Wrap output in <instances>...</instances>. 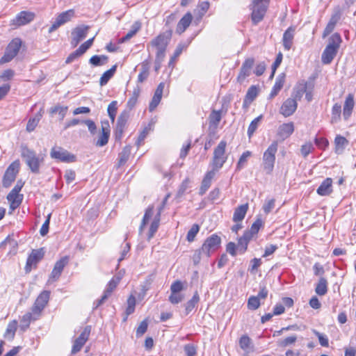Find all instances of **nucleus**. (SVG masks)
<instances>
[{
  "label": "nucleus",
  "mask_w": 356,
  "mask_h": 356,
  "mask_svg": "<svg viewBox=\"0 0 356 356\" xmlns=\"http://www.w3.org/2000/svg\"><path fill=\"white\" fill-rule=\"evenodd\" d=\"M50 156L52 159L65 163H72L76 161V156L60 147H54L51 149Z\"/></svg>",
  "instance_id": "9"
},
{
  "label": "nucleus",
  "mask_w": 356,
  "mask_h": 356,
  "mask_svg": "<svg viewBox=\"0 0 356 356\" xmlns=\"http://www.w3.org/2000/svg\"><path fill=\"white\" fill-rule=\"evenodd\" d=\"M42 113L41 111L37 113L35 116L32 118H30L29 120L27 122V124H26V131L28 132H32L33 131H34V129H35V127L38 126L41 118H42Z\"/></svg>",
  "instance_id": "37"
},
{
  "label": "nucleus",
  "mask_w": 356,
  "mask_h": 356,
  "mask_svg": "<svg viewBox=\"0 0 356 356\" xmlns=\"http://www.w3.org/2000/svg\"><path fill=\"white\" fill-rule=\"evenodd\" d=\"M127 119V114L126 113H122L118 118L117 120V130L120 132V135L122 134L123 129L125 126Z\"/></svg>",
  "instance_id": "50"
},
{
  "label": "nucleus",
  "mask_w": 356,
  "mask_h": 356,
  "mask_svg": "<svg viewBox=\"0 0 356 356\" xmlns=\"http://www.w3.org/2000/svg\"><path fill=\"white\" fill-rule=\"evenodd\" d=\"M21 156L24 159L31 172L40 173V165L44 162V157L42 155L37 154L34 150L29 149L26 145H22Z\"/></svg>",
  "instance_id": "2"
},
{
  "label": "nucleus",
  "mask_w": 356,
  "mask_h": 356,
  "mask_svg": "<svg viewBox=\"0 0 356 356\" xmlns=\"http://www.w3.org/2000/svg\"><path fill=\"white\" fill-rule=\"evenodd\" d=\"M192 15L190 13H187L184 17L179 20L177 24L176 32L179 34L184 33L186 29L190 26L192 22Z\"/></svg>",
  "instance_id": "22"
},
{
  "label": "nucleus",
  "mask_w": 356,
  "mask_h": 356,
  "mask_svg": "<svg viewBox=\"0 0 356 356\" xmlns=\"http://www.w3.org/2000/svg\"><path fill=\"white\" fill-rule=\"evenodd\" d=\"M131 154V147L130 146H126L124 147L122 151L119 154V161H118V166H121L124 165L127 160L129 159V157Z\"/></svg>",
  "instance_id": "43"
},
{
  "label": "nucleus",
  "mask_w": 356,
  "mask_h": 356,
  "mask_svg": "<svg viewBox=\"0 0 356 356\" xmlns=\"http://www.w3.org/2000/svg\"><path fill=\"white\" fill-rule=\"evenodd\" d=\"M190 180L188 178L185 179L179 186L177 193V197H180L184 195L186 190L188 188Z\"/></svg>",
  "instance_id": "55"
},
{
  "label": "nucleus",
  "mask_w": 356,
  "mask_h": 356,
  "mask_svg": "<svg viewBox=\"0 0 356 356\" xmlns=\"http://www.w3.org/2000/svg\"><path fill=\"white\" fill-rule=\"evenodd\" d=\"M147 323L146 321H143L136 330V337H140L144 334L147 330Z\"/></svg>",
  "instance_id": "61"
},
{
  "label": "nucleus",
  "mask_w": 356,
  "mask_h": 356,
  "mask_svg": "<svg viewBox=\"0 0 356 356\" xmlns=\"http://www.w3.org/2000/svg\"><path fill=\"white\" fill-rule=\"evenodd\" d=\"M184 351L186 356H195L197 354V350L194 345L188 343L184 346Z\"/></svg>",
  "instance_id": "64"
},
{
  "label": "nucleus",
  "mask_w": 356,
  "mask_h": 356,
  "mask_svg": "<svg viewBox=\"0 0 356 356\" xmlns=\"http://www.w3.org/2000/svg\"><path fill=\"white\" fill-rule=\"evenodd\" d=\"M254 63V60L252 58H248L245 60L242 64L239 74L237 76V80L238 82L242 83L246 79V77L250 75Z\"/></svg>",
  "instance_id": "15"
},
{
  "label": "nucleus",
  "mask_w": 356,
  "mask_h": 356,
  "mask_svg": "<svg viewBox=\"0 0 356 356\" xmlns=\"http://www.w3.org/2000/svg\"><path fill=\"white\" fill-rule=\"evenodd\" d=\"M227 143L225 140H221L218 146L214 149L213 156L212 159V165L214 171L219 170L227 161L225 156V148Z\"/></svg>",
  "instance_id": "5"
},
{
  "label": "nucleus",
  "mask_w": 356,
  "mask_h": 356,
  "mask_svg": "<svg viewBox=\"0 0 356 356\" xmlns=\"http://www.w3.org/2000/svg\"><path fill=\"white\" fill-rule=\"evenodd\" d=\"M258 95V89L255 86H250L248 90V92L246 93V95H245V99H244V103H246V102H252L257 96Z\"/></svg>",
  "instance_id": "45"
},
{
  "label": "nucleus",
  "mask_w": 356,
  "mask_h": 356,
  "mask_svg": "<svg viewBox=\"0 0 356 356\" xmlns=\"http://www.w3.org/2000/svg\"><path fill=\"white\" fill-rule=\"evenodd\" d=\"M172 31L170 29L161 33L155 38L151 40L147 45V49L149 47H154L156 49V61L157 63H161L165 56V51L168 44H169Z\"/></svg>",
  "instance_id": "1"
},
{
  "label": "nucleus",
  "mask_w": 356,
  "mask_h": 356,
  "mask_svg": "<svg viewBox=\"0 0 356 356\" xmlns=\"http://www.w3.org/2000/svg\"><path fill=\"white\" fill-rule=\"evenodd\" d=\"M108 114L111 120L113 122L117 112V102H111L107 108Z\"/></svg>",
  "instance_id": "54"
},
{
  "label": "nucleus",
  "mask_w": 356,
  "mask_h": 356,
  "mask_svg": "<svg viewBox=\"0 0 356 356\" xmlns=\"http://www.w3.org/2000/svg\"><path fill=\"white\" fill-rule=\"evenodd\" d=\"M239 346L246 353H249L252 349V343L251 339L248 335H243L239 339Z\"/></svg>",
  "instance_id": "31"
},
{
  "label": "nucleus",
  "mask_w": 356,
  "mask_h": 356,
  "mask_svg": "<svg viewBox=\"0 0 356 356\" xmlns=\"http://www.w3.org/2000/svg\"><path fill=\"white\" fill-rule=\"evenodd\" d=\"M354 97L352 94H349L346 98L343 105V115L345 120H348L350 116L354 107Z\"/></svg>",
  "instance_id": "25"
},
{
  "label": "nucleus",
  "mask_w": 356,
  "mask_h": 356,
  "mask_svg": "<svg viewBox=\"0 0 356 356\" xmlns=\"http://www.w3.org/2000/svg\"><path fill=\"white\" fill-rule=\"evenodd\" d=\"M184 296L180 293H171L169 296V301L172 304H178L184 300Z\"/></svg>",
  "instance_id": "60"
},
{
  "label": "nucleus",
  "mask_w": 356,
  "mask_h": 356,
  "mask_svg": "<svg viewBox=\"0 0 356 356\" xmlns=\"http://www.w3.org/2000/svg\"><path fill=\"white\" fill-rule=\"evenodd\" d=\"M199 230H200V227L197 224L193 225L191 228L188 232V234L186 236V238H187L188 241H189V242L193 241L197 234L198 233Z\"/></svg>",
  "instance_id": "51"
},
{
  "label": "nucleus",
  "mask_w": 356,
  "mask_h": 356,
  "mask_svg": "<svg viewBox=\"0 0 356 356\" xmlns=\"http://www.w3.org/2000/svg\"><path fill=\"white\" fill-rule=\"evenodd\" d=\"M68 262L69 257L67 256L63 257L60 260L56 261L51 273L50 277L54 280H58L60 276L63 268L68 264Z\"/></svg>",
  "instance_id": "20"
},
{
  "label": "nucleus",
  "mask_w": 356,
  "mask_h": 356,
  "mask_svg": "<svg viewBox=\"0 0 356 356\" xmlns=\"http://www.w3.org/2000/svg\"><path fill=\"white\" fill-rule=\"evenodd\" d=\"M215 175V171L211 170L207 172L205 175L202 181V184L200 188L199 194L200 195H203L207 191L209 188L211 184V181Z\"/></svg>",
  "instance_id": "23"
},
{
  "label": "nucleus",
  "mask_w": 356,
  "mask_h": 356,
  "mask_svg": "<svg viewBox=\"0 0 356 356\" xmlns=\"http://www.w3.org/2000/svg\"><path fill=\"white\" fill-rule=\"evenodd\" d=\"M262 115H259L258 116L257 118H256L255 119H254L250 124L249 127H248V135L249 136V138H250L253 134L254 133V131L257 130L258 126H259V124L261 121V120L262 119Z\"/></svg>",
  "instance_id": "47"
},
{
  "label": "nucleus",
  "mask_w": 356,
  "mask_h": 356,
  "mask_svg": "<svg viewBox=\"0 0 356 356\" xmlns=\"http://www.w3.org/2000/svg\"><path fill=\"white\" fill-rule=\"evenodd\" d=\"M17 327V321L14 320L10 322L7 326L4 337L8 340H13L15 335V332Z\"/></svg>",
  "instance_id": "36"
},
{
  "label": "nucleus",
  "mask_w": 356,
  "mask_h": 356,
  "mask_svg": "<svg viewBox=\"0 0 356 356\" xmlns=\"http://www.w3.org/2000/svg\"><path fill=\"white\" fill-rule=\"evenodd\" d=\"M278 143L273 141L263 155V168L266 174H270L274 168L275 154L277 151Z\"/></svg>",
  "instance_id": "4"
},
{
  "label": "nucleus",
  "mask_w": 356,
  "mask_h": 356,
  "mask_svg": "<svg viewBox=\"0 0 356 356\" xmlns=\"http://www.w3.org/2000/svg\"><path fill=\"white\" fill-rule=\"evenodd\" d=\"M337 51L331 48L330 47H326L322 54L321 60L324 64H330L335 56L337 55Z\"/></svg>",
  "instance_id": "29"
},
{
  "label": "nucleus",
  "mask_w": 356,
  "mask_h": 356,
  "mask_svg": "<svg viewBox=\"0 0 356 356\" xmlns=\"http://www.w3.org/2000/svg\"><path fill=\"white\" fill-rule=\"evenodd\" d=\"M44 254V251L42 248L34 250L27 259L26 270L30 271L32 265H35L40 259H42Z\"/></svg>",
  "instance_id": "19"
},
{
  "label": "nucleus",
  "mask_w": 356,
  "mask_h": 356,
  "mask_svg": "<svg viewBox=\"0 0 356 356\" xmlns=\"http://www.w3.org/2000/svg\"><path fill=\"white\" fill-rule=\"evenodd\" d=\"M251 152L250 151H246L243 153V154L239 158L236 165V170H240L243 166L246 164L248 158L250 156Z\"/></svg>",
  "instance_id": "53"
},
{
  "label": "nucleus",
  "mask_w": 356,
  "mask_h": 356,
  "mask_svg": "<svg viewBox=\"0 0 356 356\" xmlns=\"http://www.w3.org/2000/svg\"><path fill=\"white\" fill-rule=\"evenodd\" d=\"M341 42V38L339 33H334L328 40V44L327 47H330L334 50L338 51V49L340 47V44Z\"/></svg>",
  "instance_id": "41"
},
{
  "label": "nucleus",
  "mask_w": 356,
  "mask_h": 356,
  "mask_svg": "<svg viewBox=\"0 0 356 356\" xmlns=\"http://www.w3.org/2000/svg\"><path fill=\"white\" fill-rule=\"evenodd\" d=\"M334 143H335V152L337 154H340L343 152L346 146L348 143V141L346 140V138H344L341 136H337L335 138Z\"/></svg>",
  "instance_id": "32"
},
{
  "label": "nucleus",
  "mask_w": 356,
  "mask_h": 356,
  "mask_svg": "<svg viewBox=\"0 0 356 356\" xmlns=\"http://www.w3.org/2000/svg\"><path fill=\"white\" fill-rule=\"evenodd\" d=\"M67 106H61L60 105H56L55 106L51 107L49 109V113L51 115L58 113L60 116V120H63L67 113Z\"/></svg>",
  "instance_id": "42"
},
{
  "label": "nucleus",
  "mask_w": 356,
  "mask_h": 356,
  "mask_svg": "<svg viewBox=\"0 0 356 356\" xmlns=\"http://www.w3.org/2000/svg\"><path fill=\"white\" fill-rule=\"evenodd\" d=\"M183 289V284L179 280L175 281L170 286V291L171 293H179V292Z\"/></svg>",
  "instance_id": "63"
},
{
  "label": "nucleus",
  "mask_w": 356,
  "mask_h": 356,
  "mask_svg": "<svg viewBox=\"0 0 356 356\" xmlns=\"http://www.w3.org/2000/svg\"><path fill=\"white\" fill-rule=\"evenodd\" d=\"M20 169V161L17 159L12 162L6 170L2 179V186L4 188H8L15 181L17 175Z\"/></svg>",
  "instance_id": "6"
},
{
  "label": "nucleus",
  "mask_w": 356,
  "mask_h": 356,
  "mask_svg": "<svg viewBox=\"0 0 356 356\" xmlns=\"http://www.w3.org/2000/svg\"><path fill=\"white\" fill-rule=\"evenodd\" d=\"M108 59V56L105 55H95L90 58L89 63L95 67L101 66L107 63Z\"/></svg>",
  "instance_id": "39"
},
{
  "label": "nucleus",
  "mask_w": 356,
  "mask_h": 356,
  "mask_svg": "<svg viewBox=\"0 0 356 356\" xmlns=\"http://www.w3.org/2000/svg\"><path fill=\"white\" fill-rule=\"evenodd\" d=\"M313 333L318 337L320 344L323 347H327L329 346L328 338L326 335H324L316 330H313Z\"/></svg>",
  "instance_id": "56"
},
{
  "label": "nucleus",
  "mask_w": 356,
  "mask_h": 356,
  "mask_svg": "<svg viewBox=\"0 0 356 356\" xmlns=\"http://www.w3.org/2000/svg\"><path fill=\"white\" fill-rule=\"evenodd\" d=\"M88 29L89 26H80L72 30L71 44L73 47L77 46L86 37Z\"/></svg>",
  "instance_id": "13"
},
{
  "label": "nucleus",
  "mask_w": 356,
  "mask_h": 356,
  "mask_svg": "<svg viewBox=\"0 0 356 356\" xmlns=\"http://www.w3.org/2000/svg\"><path fill=\"white\" fill-rule=\"evenodd\" d=\"M74 15V11L73 10H68L65 12H63L58 15L55 22L51 26L49 29V33H52L56 31L59 26L64 24L65 23L71 20Z\"/></svg>",
  "instance_id": "12"
},
{
  "label": "nucleus",
  "mask_w": 356,
  "mask_h": 356,
  "mask_svg": "<svg viewBox=\"0 0 356 356\" xmlns=\"http://www.w3.org/2000/svg\"><path fill=\"white\" fill-rule=\"evenodd\" d=\"M220 243L221 238L217 234H213L208 237L201 247L203 255L207 258L209 257L213 252L220 248Z\"/></svg>",
  "instance_id": "7"
},
{
  "label": "nucleus",
  "mask_w": 356,
  "mask_h": 356,
  "mask_svg": "<svg viewBox=\"0 0 356 356\" xmlns=\"http://www.w3.org/2000/svg\"><path fill=\"white\" fill-rule=\"evenodd\" d=\"M35 18V14L32 12L22 11L12 20V24L17 26L26 25L32 22Z\"/></svg>",
  "instance_id": "14"
},
{
  "label": "nucleus",
  "mask_w": 356,
  "mask_h": 356,
  "mask_svg": "<svg viewBox=\"0 0 356 356\" xmlns=\"http://www.w3.org/2000/svg\"><path fill=\"white\" fill-rule=\"evenodd\" d=\"M270 0H252L250 4L251 20L257 25L264 19L269 6Z\"/></svg>",
  "instance_id": "3"
},
{
  "label": "nucleus",
  "mask_w": 356,
  "mask_h": 356,
  "mask_svg": "<svg viewBox=\"0 0 356 356\" xmlns=\"http://www.w3.org/2000/svg\"><path fill=\"white\" fill-rule=\"evenodd\" d=\"M149 76V67L147 65L143 63L141 71L138 76V82L143 83Z\"/></svg>",
  "instance_id": "52"
},
{
  "label": "nucleus",
  "mask_w": 356,
  "mask_h": 356,
  "mask_svg": "<svg viewBox=\"0 0 356 356\" xmlns=\"http://www.w3.org/2000/svg\"><path fill=\"white\" fill-rule=\"evenodd\" d=\"M221 111L213 110L209 115V126L214 129L217 128L221 120Z\"/></svg>",
  "instance_id": "33"
},
{
  "label": "nucleus",
  "mask_w": 356,
  "mask_h": 356,
  "mask_svg": "<svg viewBox=\"0 0 356 356\" xmlns=\"http://www.w3.org/2000/svg\"><path fill=\"white\" fill-rule=\"evenodd\" d=\"M91 332V327L88 325L84 327L79 337L75 339L72 348V354H76L79 352L84 344L88 341Z\"/></svg>",
  "instance_id": "11"
},
{
  "label": "nucleus",
  "mask_w": 356,
  "mask_h": 356,
  "mask_svg": "<svg viewBox=\"0 0 356 356\" xmlns=\"http://www.w3.org/2000/svg\"><path fill=\"white\" fill-rule=\"evenodd\" d=\"M40 315H35L32 311L25 314L21 320V329L25 330L29 327L31 321L37 320Z\"/></svg>",
  "instance_id": "28"
},
{
  "label": "nucleus",
  "mask_w": 356,
  "mask_h": 356,
  "mask_svg": "<svg viewBox=\"0 0 356 356\" xmlns=\"http://www.w3.org/2000/svg\"><path fill=\"white\" fill-rule=\"evenodd\" d=\"M200 300L197 291H195L192 298L185 304V314L188 315L195 307Z\"/></svg>",
  "instance_id": "38"
},
{
  "label": "nucleus",
  "mask_w": 356,
  "mask_h": 356,
  "mask_svg": "<svg viewBox=\"0 0 356 356\" xmlns=\"http://www.w3.org/2000/svg\"><path fill=\"white\" fill-rule=\"evenodd\" d=\"M314 149V147L312 143H307L302 145L300 151L301 154L304 157H307L308 154L312 152Z\"/></svg>",
  "instance_id": "58"
},
{
  "label": "nucleus",
  "mask_w": 356,
  "mask_h": 356,
  "mask_svg": "<svg viewBox=\"0 0 356 356\" xmlns=\"http://www.w3.org/2000/svg\"><path fill=\"white\" fill-rule=\"evenodd\" d=\"M117 65H114L111 69L106 70L101 76L99 79V84L101 86L107 84L108 81L113 76L116 72Z\"/></svg>",
  "instance_id": "34"
},
{
  "label": "nucleus",
  "mask_w": 356,
  "mask_h": 356,
  "mask_svg": "<svg viewBox=\"0 0 356 356\" xmlns=\"http://www.w3.org/2000/svg\"><path fill=\"white\" fill-rule=\"evenodd\" d=\"M110 136V125L108 121L102 122V131L99 136L98 140L95 143L97 147L106 145Z\"/></svg>",
  "instance_id": "17"
},
{
  "label": "nucleus",
  "mask_w": 356,
  "mask_h": 356,
  "mask_svg": "<svg viewBox=\"0 0 356 356\" xmlns=\"http://www.w3.org/2000/svg\"><path fill=\"white\" fill-rule=\"evenodd\" d=\"M284 74H280L279 75L276 80H275V83L274 84V86L269 95V98L270 99H272L275 96H276L277 95V93L279 92V91L282 89V88L284 86Z\"/></svg>",
  "instance_id": "30"
},
{
  "label": "nucleus",
  "mask_w": 356,
  "mask_h": 356,
  "mask_svg": "<svg viewBox=\"0 0 356 356\" xmlns=\"http://www.w3.org/2000/svg\"><path fill=\"white\" fill-rule=\"evenodd\" d=\"M153 209H154L153 206H149L145 210L143 218L142 220L141 225H140V228H139L140 233H141L143 232L145 226L147 225V223L148 222L149 220L152 218V216L153 215Z\"/></svg>",
  "instance_id": "44"
},
{
  "label": "nucleus",
  "mask_w": 356,
  "mask_h": 356,
  "mask_svg": "<svg viewBox=\"0 0 356 356\" xmlns=\"http://www.w3.org/2000/svg\"><path fill=\"white\" fill-rule=\"evenodd\" d=\"M120 282V278H113L108 284L106 290L104 292L103 296L102 298L99 300H97L94 304H95V308H97L101 305H102L107 299L111 295L113 291L116 288L118 284Z\"/></svg>",
  "instance_id": "16"
},
{
  "label": "nucleus",
  "mask_w": 356,
  "mask_h": 356,
  "mask_svg": "<svg viewBox=\"0 0 356 356\" xmlns=\"http://www.w3.org/2000/svg\"><path fill=\"white\" fill-rule=\"evenodd\" d=\"M341 106L339 104H335L332 109V119L331 122L335 123L338 122L341 117Z\"/></svg>",
  "instance_id": "46"
},
{
  "label": "nucleus",
  "mask_w": 356,
  "mask_h": 356,
  "mask_svg": "<svg viewBox=\"0 0 356 356\" xmlns=\"http://www.w3.org/2000/svg\"><path fill=\"white\" fill-rule=\"evenodd\" d=\"M136 306V299L134 296H131L127 300V307L126 309L127 315H130L134 312Z\"/></svg>",
  "instance_id": "57"
},
{
  "label": "nucleus",
  "mask_w": 356,
  "mask_h": 356,
  "mask_svg": "<svg viewBox=\"0 0 356 356\" xmlns=\"http://www.w3.org/2000/svg\"><path fill=\"white\" fill-rule=\"evenodd\" d=\"M316 293L319 296H324L327 291V281L324 277H321L315 289Z\"/></svg>",
  "instance_id": "40"
},
{
  "label": "nucleus",
  "mask_w": 356,
  "mask_h": 356,
  "mask_svg": "<svg viewBox=\"0 0 356 356\" xmlns=\"http://www.w3.org/2000/svg\"><path fill=\"white\" fill-rule=\"evenodd\" d=\"M260 301L257 296H250L248 300V308L250 310H256L260 307Z\"/></svg>",
  "instance_id": "49"
},
{
  "label": "nucleus",
  "mask_w": 356,
  "mask_h": 356,
  "mask_svg": "<svg viewBox=\"0 0 356 356\" xmlns=\"http://www.w3.org/2000/svg\"><path fill=\"white\" fill-rule=\"evenodd\" d=\"M160 216H161V210L159 211L156 216L154 217L153 221L151 223L148 237L147 239L150 240L155 234V233L157 232L159 226V222H160Z\"/></svg>",
  "instance_id": "35"
},
{
  "label": "nucleus",
  "mask_w": 356,
  "mask_h": 356,
  "mask_svg": "<svg viewBox=\"0 0 356 356\" xmlns=\"http://www.w3.org/2000/svg\"><path fill=\"white\" fill-rule=\"evenodd\" d=\"M50 292L49 291H42L37 298L33 305L31 310L37 316L40 315L49 300Z\"/></svg>",
  "instance_id": "10"
},
{
  "label": "nucleus",
  "mask_w": 356,
  "mask_h": 356,
  "mask_svg": "<svg viewBox=\"0 0 356 356\" xmlns=\"http://www.w3.org/2000/svg\"><path fill=\"white\" fill-rule=\"evenodd\" d=\"M297 340V337L296 335L289 336L284 339L280 341V346L283 347L288 346L289 345L293 344Z\"/></svg>",
  "instance_id": "62"
},
{
  "label": "nucleus",
  "mask_w": 356,
  "mask_h": 356,
  "mask_svg": "<svg viewBox=\"0 0 356 356\" xmlns=\"http://www.w3.org/2000/svg\"><path fill=\"white\" fill-rule=\"evenodd\" d=\"M295 29L289 27L283 35V45L286 50H289L292 46Z\"/></svg>",
  "instance_id": "26"
},
{
  "label": "nucleus",
  "mask_w": 356,
  "mask_h": 356,
  "mask_svg": "<svg viewBox=\"0 0 356 356\" xmlns=\"http://www.w3.org/2000/svg\"><path fill=\"white\" fill-rule=\"evenodd\" d=\"M248 209V204L240 205L236 208L233 215V220L236 222L242 221L245 216Z\"/></svg>",
  "instance_id": "27"
},
{
  "label": "nucleus",
  "mask_w": 356,
  "mask_h": 356,
  "mask_svg": "<svg viewBox=\"0 0 356 356\" xmlns=\"http://www.w3.org/2000/svg\"><path fill=\"white\" fill-rule=\"evenodd\" d=\"M22 46V40L19 38L13 39L6 49L4 55L0 59V64L11 61L18 54Z\"/></svg>",
  "instance_id": "8"
},
{
  "label": "nucleus",
  "mask_w": 356,
  "mask_h": 356,
  "mask_svg": "<svg viewBox=\"0 0 356 356\" xmlns=\"http://www.w3.org/2000/svg\"><path fill=\"white\" fill-rule=\"evenodd\" d=\"M332 191V179L331 178H326L316 190L317 193L321 196L330 195Z\"/></svg>",
  "instance_id": "21"
},
{
  "label": "nucleus",
  "mask_w": 356,
  "mask_h": 356,
  "mask_svg": "<svg viewBox=\"0 0 356 356\" xmlns=\"http://www.w3.org/2000/svg\"><path fill=\"white\" fill-rule=\"evenodd\" d=\"M248 243L244 240L242 237H240L238 241L237 246V250L241 253L243 254L248 248Z\"/></svg>",
  "instance_id": "59"
},
{
  "label": "nucleus",
  "mask_w": 356,
  "mask_h": 356,
  "mask_svg": "<svg viewBox=\"0 0 356 356\" xmlns=\"http://www.w3.org/2000/svg\"><path fill=\"white\" fill-rule=\"evenodd\" d=\"M297 102L295 99L289 98L282 105L280 113L285 117L291 115L297 108Z\"/></svg>",
  "instance_id": "18"
},
{
  "label": "nucleus",
  "mask_w": 356,
  "mask_h": 356,
  "mask_svg": "<svg viewBox=\"0 0 356 356\" xmlns=\"http://www.w3.org/2000/svg\"><path fill=\"white\" fill-rule=\"evenodd\" d=\"M7 199L9 202L15 203L20 205L23 200V195L10 191L7 195Z\"/></svg>",
  "instance_id": "48"
},
{
  "label": "nucleus",
  "mask_w": 356,
  "mask_h": 356,
  "mask_svg": "<svg viewBox=\"0 0 356 356\" xmlns=\"http://www.w3.org/2000/svg\"><path fill=\"white\" fill-rule=\"evenodd\" d=\"M294 131V126L292 122L284 123L280 126L277 134L283 140L289 137Z\"/></svg>",
  "instance_id": "24"
}]
</instances>
